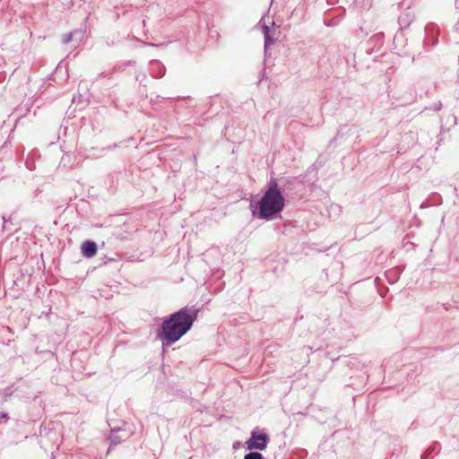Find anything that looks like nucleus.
Listing matches in <instances>:
<instances>
[{
  "instance_id": "obj_1",
  "label": "nucleus",
  "mask_w": 459,
  "mask_h": 459,
  "mask_svg": "<svg viewBox=\"0 0 459 459\" xmlns=\"http://www.w3.org/2000/svg\"><path fill=\"white\" fill-rule=\"evenodd\" d=\"M196 317L197 310L192 312L188 307L180 308L163 319L157 338L163 345H172L192 328Z\"/></svg>"
},
{
  "instance_id": "obj_2",
  "label": "nucleus",
  "mask_w": 459,
  "mask_h": 459,
  "mask_svg": "<svg viewBox=\"0 0 459 459\" xmlns=\"http://www.w3.org/2000/svg\"><path fill=\"white\" fill-rule=\"evenodd\" d=\"M284 207L285 199L274 178L269 180L266 191L256 204H250L252 215L264 221L275 218Z\"/></svg>"
},
{
  "instance_id": "obj_3",
  "label": "nucleus",
  "mask_w": 459,
  "mask_h": 459,
  "mask_svg": "<svg viewBox=\"0 0 459 459\" xmlns=\"http://www.w3.org/2000/svg\"><path fill=\"white\" fill-rule=\"evenodd\" d=\"M270 441L268 435L263 433L258 434L256 429L251 432L249 439L246 442L247 448L250 451L254 449L264 450Z\"/></svg>"
},
{
  "instance_id": "obj_4",
  "label": "nucleus",
  "mask_w": 459,
  "mask_h": 459,
  "mask_svg": "<svg viewBox=\"0 0 459 459\" xmlns=\"http://www.w3.org/2000/svg\"><path fill=\"white\" fill-rule=\"evenodd\" d=\"M127 437H128V434L126 430L121 429H117L111 430V433L109 436V440H110L111 445L116 446V445L120 444L122 441L126 440Z\"/></svg>"
},
{
  "instance_id": "obj_5",
  "label": "nucleus",
  "mask_w": 459,
  "mask_h": 459,
  "mask_svg": "<svg viewBox=\"0 0 459 459\" xmlns=\"http://www.w3.org/2000/svg\"><path fill=\"white\" fill-rule=\"evenodd\" d=\"M97 253V245L94 241L86 240L82 245V254L84 257L90 258Z\"/></svg>"
},
{
  "instance_id": "obj_6",
  "label": "nucleus",
  "mask_w": 459,
  "mask_h": 459,
  "mask_svg": "<svg viewBox=\"0 0 459 459\" xmlns=\"http://www.w3.org/2000/svg\"><path fill=\"white\" fill-rule=\"evenodd\" d=\"M150 65L154 77L160 78L165 74V67L159 60H152Z\"/></svg>"
},
{
  "instance_id": "obj_7",
  "label": "nucleus",
  "mask_w": 459,
  "mask_h": 459,
  "mask_svg": "<svg viewBox=\"0 0 459 459\" xmlns=\"http://www.w3.org/2000/svg\"><path fill=\"white\" fill-rule=\"evenodd\" d=\"M262 31L264 37V52L266 54L268 48L274 43L275 39L272 36V30L267 25L262 26Z\"/></svg>"
},
{
  "instance_id": "obj_8",
  "label": "nucleus",
  "mask_w": 459,
  "mask_h": 459,
  "mask_svg": "<svg viewBox=\"0 0 459 459\" xmlns=\"http://www.w3.org/2000/svg\"><path fill=\"white\" fill-rule=\"evenodd\" d=\"M439 446L438 442H434L422 455L421 459H431V454L434 452L438 453L437 447Z\"/></svg>"
},
{
  "instance_id": "obj_9",
  "label": "nucleus",
  "mask_w": 459,
  "mask_h": 459,
  "mask_svg": "<svg viewBox=\"0 0 459 459\" xmlns=\"http://www.w3.org/2000/svg\"><path fill=\"white\" fill-rule=\"evenodd\" d=\"M244 459H264V457L259 452H249L245 455Z\"/></svg>"
},
{
  "instance_id": "obj_10",
  "label": "nucleus",
  "mask_w": 459,
  "mask_h": 459,
  "mask_svg": "<svg viewBox=\"0 0 459 459\" xmlns=\"http://www.w3.org/2000/svg\"><path fill=\"white\" fill-rule=\"evenodd\" d=\"M73 37H74V34L72 32L65 34L63 38V42L65 44L71 42L73 39Z\"/></svg>"
},
{
  "instance_id": "obj_11",
  "label": "nucleus",
  "mask_w": 459,
  "mask_h": 459,
  "mask_svg": "<svg viewBox=\"0 0 459 459\" xmlns=\"http://www.w3.org/2000/svg\"><path fill=\"white\" fill-rule=\"evenodd\" d=\"M1 419H9L8 414L6 412L1 411L0 412V420Z\"/></svg>"
},
{
  "instance_id": "obj_12",
  "label": "nucleus",
  "mask_w": 459,
  "mask_h": 459,
  "mask_svg": "<svg viewBox=\"0 0 459 459\" xmlns=\"http://www.w3.org/2000/svg\"><path fill=\"white\" fill-rule=\"evenodd\" d=\"M441 108V103L439 102L438 105L435 107L436 110H439Z\"/></svg>"
}]
</instances>
